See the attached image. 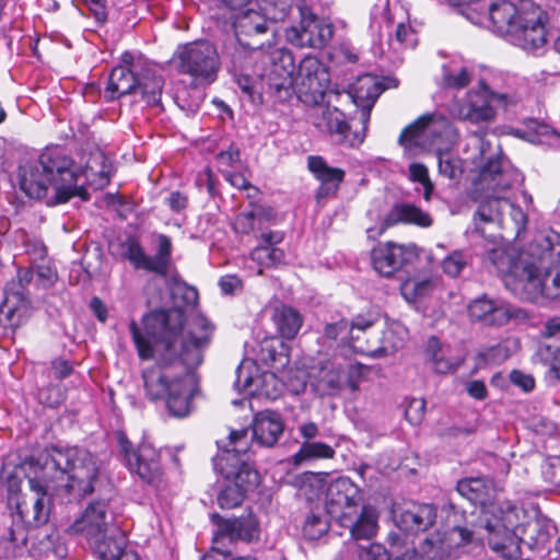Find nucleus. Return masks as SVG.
<instances>
[{
  "label": "nucleus",
  "instance_id": "864d4df0",
  "mask_svg": "<svg viewBox=\"0 0 560 560\" xmlns=\"http://www.w3.org/2000/svg\"><path fill=\"white\" fill-rule=\"evenodd\" d=\"M26 541V535L22 528H13L9 527L7 528V533L2 536V542L5 544L4 546V556L5 557H13L15 556L16 548L20 545H24Z\"/></svg>",
  "mask_w": 560,
  "mask_h": 560
},
{
  "label": "nucleus",
  "instance_id": "603ef678",
  "mask_svg": "<svg viewBox=\"0 0 560 560\" xmlns=\"http://www.w3.org/2000/svg\"><path fill=\"white\" fill-rule=\"evenodd\" d=\"M466 265L467 255L463 250H453L442 260L443 271L452 278L459 276Z\"/></svg>",
  "mask_w": 560,
  "mask_h": 560
},
{
  "label": "nucleus",
  "instance_id": "7ed1b4c3",
  "mask_svg": "<svg viewBox=\"0 0 560 560\" xmlns=\"http://www.w3.org/2000/svg\"><path fill=\"white\" fill-rule=\"evenodd\" d=\"M44 480L56 488L54 492L69 494L81 500L94 491L98 477V465L91 452L71 447L60 450L52 447L38 458Z\"/></svg>",
  "mask_w": 560,
  "mask_h": 560
},
{
  "label": "nucleus",
  "instance_id": "4468645a",
  "mask_svg": "<svg viewBox=\"0 0 560 560\" xmlns=\"http://www.w3.org/2000/svg\"><path fill=\"white\" fill-rule=\"evenodd\" d=\"M233 26L240 45L250 50L270 46L275 37L272 22L253 9L236 14Z\"/></svg>",
  "mask_w": 560,
  "mask_h": 560
},
{
  "label": "nucleus",
  "instance_id": "4d7b16f0",
  "mask_svg": "<svg viewBox=\"0 0 560 560\" xmlns=\"http://www.w3.org/2000/svg\"><path fill=\"white\" fill-rule=\"evenodd\" d=\"M236 83L238 88L245 93L250 102L253 103H259L261 102V90L258 88L260 85V81L250 78L247 74H240L236 78Z\"/></svg>",
  "mask_w": 560,
  "mask_h": 560
},
{
  "label": "nucleus",
  "instance_id": "f3484780",
  "mask_svg": "<svg viewBox=\"0 0 560 560\" xmlns=\"http://www.w3.org/2000/svg\"><path fill=\"white\" fill-rule=\"evenodd\" d=\"M145 69V58L126 51L121 56V65L115 67L108 78L105 96L109 101L137 92L139 75Z\"/></svg>",
  "mask_w": 560,
  "mask_h": 560
},
{
  "label": "nucleus",
  "instance_id": "a19ab883",
  "mask_svg": "<svg viewBox=\"0 0 560 560\" xmlns=\"http://www.w3.org/2000/svg\"><path fill=\"white\" fill-rule=\"evenodd\" d=\"M267 378L273 380L272 373L259 375L254 361L243 360L236 369V380L234 386L237 390H244L249 395L260 394V384Z\"/></svg>",
  "mask_w": 560,
  "mask_h": 560
},
{
  "label": "nucleus",
  "instance_id": "774afa93",
  "mask_svg": "<svg viewBox=\"0 0 560 560\" xmlns=\"http://www.w3.org/2000/svg\"><path fill=\"white\" fill-rule=\"evenodd\" d=\"M98 24L107 20L106 0H81Z\"/></svg>",
  "mask_w": 560,
  "mask_h": 560
},
{
  "label": "nucleus",
  "instance_id": "8fccbe9b",
  "mask_svg": "<svg viewBox=\"0 0 560 560\" xmlns=\"http://www.w3.org/2000/svg\"><path fill=\"white\" fill-rule=\"evenodd\" d=\"M375 323L376 317L374 315L368 314L355 316L352 319L350 326L348 325L349 340L352 342V347L354 349H358L362 352L364 351V349L359 347L355 342H358L361 339V335L372 328Z\"/></svg>",
  "mask_w": 560,
  "mask_h": 560
},
{
  "label": "nucleus",
  "instance_id": "a878e982",
  "mask_svg": "<svg viewBox=\"0 0 560 560\" xmlns=\"http://www.w3.org/2000/svg\"><path fill=\"white\" fill-rule=\"evenodd\" d=\"M361 501L360 488L348 477L329 482L326 491V508L330 515L339 517L346 509L355 508Z\"/></svg>",
  "mask_w": 560,
  "mask_h": 560
},
{
  "label": "nucleus",
  "instance_id": "b1692460",
  "mask_svg": "<svg viewBox=\"0 0 560 560\" xmlns=\"http://www.w3.org/2000/svg\"><path fill=\"white\" fill-rule=\"evenodd\" d=\"M299 93L306 102L318 103L324 98L327 88V73L315 57H306L301 60L298 72Z\"/></svg>",
  "mask_w": 560,
  "mask_h": 560
},
{
  "label": "nucleus",
  "instance_id": "f704fd0d",
  "mask_svg": "<svg viewBox=\"0 0 560 560\" xmlns=\"http://www.w3.org/2000/svg\"><path fill=\"white\" fill-rule=\"evenodd\" d=\"M106 511L105 502L97 501L91 503L84 511L80 520H77L70 527L73 533L83 534L89 540L101 537L106 530Z\"/></svg>",
  "mask_w": 560,
  "mask_h": 560
},
{
  "label": "nucleus",
  "instance_id": "37998d69",
  "mask_svg": "<svg viewBox=\"0 0 560 560\" xmlns=\"http://www.w3.org/2000/svg\"><path fill=\"white\" fill-rule=\"evenodd\" d=\"M471 79V71L462 60H451L442 66L439 84L447 90H462L469 85Z\"/></svg>",
  "mask_w": 560,
  "mask_h": 560
},
{
  "label": "nucleus",
  "instance_id": "dca6fc26",
  "mask_svg": "<svg viewBox=\"0 0 560 560\" xmlns=\"http://www.w3.org/2000/svg\"><path fill=\"white\" fill-rule=\"evenodd\" d=\"M28 486L33 497L18 502L16 509L25 525L36 527L46 524L49 520L51 509L49 491H54L56 487L50 481L44 480L42 471L28 479Z\"/></svg>",
  "mask_w": 560,
  "mask_h": 560
},
{
  "label": "nucleus",
  "instance_id": "72a5a7b5",
  "mask_svg": "<svg viewBox=\"0 0 560 560\" xmlns=\"http://www.w3.org/2000/svg\"><path fill=\"white\" fill-rule=\"evenodd\" d=\"M49 177L45 175L40 165L37 163L20 167L19 183L20 188L26 196L33 199H46L51 196V186Z\"/></svg>",
  "mask_w": 560,
  "mask_h": 560
},
{
  "label": "nucleus",
  "instance_id": "20e7f679",
  "mask_svg": "<svg viewBox=\"0 0 560 560\" xmlns=\"http://www.w3.org/2000/svg\"><path fill=\"white\" fill-rule=\"evenodd\" d=\"M458 139L457 129L440 115H424L404 128L398 143L410 156L413 150L434 152L438 159L439 173L447 178H455L459 172L458 160L453 158L451 149Z\"/></svg>",
  "mask_w": 560,
  "mask_h": 560
},
{
  "label": "nucleus",
  "instance_id": "79ce46f5",
  "mask_svg": "<svg viewBox=\"0 0 560 560\" xmlns=\"http://www.w3.org/2000/svg\"><path fill=\"white\" fill-rule=\"evenodd\" d=\"M139 75L137 91L141 93L142 100L148 105H158L161 102L163 78L159 75L154 67L145 59V69Z\"/></svg>",
  "mask_w": 560,
  "mask_h": 560
},
{
  "label": "nucleus",
  "instance_id": "5701e85b",
  "mask_svg": "<svg viewBox=\"0 0 560 560\" xmlns=\"http://www.w3.org/2000/svg\"><path fill=\"white\" fill-rule=\"evenodd\" d=\"M319 118L320 121L315 125L325 127L337 143L354 148L364 141L366 125H361L360 129L353 130L352 125L346 120L345 114L337 107L323 108Z\"/></svg>",
  "mask_w": 560,
  "mask_h": 560
},
{
  "label": "nucleus",
  "instance_id": "3c124183",
  "mask_svg": "<svg viewBox=\"0 0 560 560\" xmlns=\"http://www.w3.org/2000/svg\"><path fill=\"white\" fill-rule=\"evenodd\" d=\"M409 179L413 183H419L423 188V198L425 201L431 199L434 185L429 177V171L422 163H411L409 165Z\"/></svg>",
  "mask_w": 560,
  "mask_h": 560
},
{
  "label": "nucleus",
  "instance_id": "473e14b6",
  "mask_svg": "<svg viewBox=\"0 0 560 560\" xmlns=\"http://www.w3.org/2000/svg\"><path fill=\"white\" fill-rule=\"evenodd\" d=\"M342 527L349 529L351 538L355 541H370L377 532V514L371 506H363L359 515L342 513L339 516Z\"/></svg>",
  "mask_w": 560,
  "mask_h": 560
},
{
  "label": "nucleus",
  "instance_id": "2eb2a0df",
  "mask_svg": "<svg viewBox=\"0 0 560 560\" xmlns=\"http://www.w3.org/2000/svg\"><path fill=\"white\" fill-rule=\"evenodd\" d=\"M300 22L287 31L288 40L298 47L320 49L332 37V25L319 19L312 10L299 7Z\"/></svg>",
  "mask_w": 560,
  "mask_h": 560
},
{
  "label": "nucleus",
  "instance_id": "7c9ffc66",
  "mask_svg": "<svg viewBox=\"0 0 560 560\" xmlns=\"http://www.w3.org/2000/svg\"><path fill=\"white\" fill-rule=\"evenodd\" d=\"M436 520V509L432 504H413L410 508L402 510L396 516L397 526L407 533L418 534L424 532Z\"/></svg>",
  "mask_w": 560,
  "mask_h": 560
},
{
  "label": "nucleus",
  "instance_id": "13d9d810",
  "mask_svg": "<svg viewBox=\"0 0 560 560\" xmlns=\"http://www.w3.org/2000/svg\"><path fill=\"white\" fill-rule=\"evenodd\" d=\"M425 400L422 398H412L408 401L405 409V417L412 425H418L424 419Z\"/></svg>",
  "mask_w": 560,
  "mask_h": 560
},
{
  "label": "nucleus",
  "instance_id": "cd10ccee",
  "mask_svg": "<svg viewBox=\"0 0 560 560\" xmlns=\"http://www.w3.org/2000/svg\"><path fill=\"white\" fill-rule=\"evenodd\" d=\"M310 172L320 182L315 198L317 202L335 197L343 182L346 172L339 167H331L319 155H311L307 159Z\"/></svg>",
  "mask_w": 560,
  "mask_h": 560
},
{
  "label": "nucleus",
  "instance_id": "c9c22d12",
  "mask_svg": "<svg viewBox=\"0 0 560 560\" xmlns=\"http://www.w3.org/2000/svg\"><path fill=\"white\" fill-rule=\"evenodd\" d=\"M90 541L101 560H141L136 552L126 549L127 538L121 532L108 537L104 533Z\"/></svg>",
  "mask_w": 560,
  "mask_h": 560
},
{
  "label": "nucleus",
  "instance_id": "5fc2aeb1",
  "mask_svg": "<svg viewBox=\"0 0 560 560\" xmlns=\"http://www.w3.org/2000/svg\"><path fill=\"white\" fill-rule=\"evenodd\" d=\"M521 254L518 257L513 260L510 255H508L502 249H492L488 253L489 260L498 268L500 272H505L509 277H513L515 279V275L512 273V265L518 261Z\"/></svg>",
  "mask_w": 560,
  "mask_h": 560
},
{
  "label": "nucleus",
  "instance_id": "0e129e2a",
  "mask_svg": "<svg viewBox=\"0 0 560 560\" xmlns=\"http://www.w3.org/2000/svg\"><path fill=\"white\" fill-rule=\"evenodd\" d=\"M303 532L310 539H316L326 532V524L322 522L320 517L311 515L303 526Z\"/></svg>",
  "mask_w": 560,
  "mask_h": 560
},
{
  "label": "nucleus",
  "instance_id": "09e8293b",
  "mask_svg": "<svg viewBox=\"0 0 560 560\" xmlns=\"http://www.w3.org/2000/svg\"><path fill=\"white\" fill-rule=\"evenodd\" d=\"M250 258L262 267H272L283 260L284 252L278 247L257 245Z\"/></svg>",
  "mask_w": 560,
  "mask_h": 560
},
{
  "label": "nucleus",
  "instance_id": "58836bf2",
  "mask_svg": "<svg viewBox=\"0 0 560 560\" xmlns=\"http://www.w3.org/2000/svg\"><path fill=\"white\" fill-rule=\"evenodd\" d=\"M510 207V200L499 195H489L483 200L475 214L476 230L483 233L482 224H497L498 226L505 228L506 208Z\"/></svg>",
  "mask_w": 560,
  "mask_h": 560
},
{
  "label": "nucleus",
  "instance_id": "c85d7f7f",
  "mask_svg": "<svg viewBox=\"0 0 560 560\" xmlns=\"http://www.w3.org/2000/svg\"><path fill=\"white\" fill-rule=\"evenodd\" d=\"M252 440L262 447H273L284 431L282 416L273 410L266 409L257 412L250 424Z\"/></svg>",
  "mask_w": 560,
  "mask_h": 560
},
{
  "label": "nucleus",
  "instance_id": "f8f14e48",
  "mask_svg": "<svg viewBox=\"0 0 560 560\" xmlns=\"http://www.w3.org/2000/svg\"><path fill=\"white\" fill-rule=\"evenodd\" d=\"M521 12L518 25L509 40L526 51L544 48L549 35L546 30L547 13L528 0L521 2Z\"/></svg>",
  "mask_w": 560,
  "mask_h": 560
},
{
  "label": "nucleus",
  "instance_id": "a211bd4d",
  "mask_svg": "<svg viewBox=\"0 0 560 560\" xmlns=\"http://www.w3.org/2000/svg\"><path fill=\"white\" fill-rule=\"evenodd\" d=\"M211 521L217 526V530L213 534V546L223 548L225 539L230 542L244 541L247 544L259 539V523L250 512L230 518L213 513L211 514Z\"/></svg>",
  "mask_w": 560,
  "mask_h": 560
},
{
  "label": "nucleus",
  "instance_id": "de8ad7c7",
  "mask_svg": "<svg viewBox=\"0 0 560 560\" xmlns=\"http://www.w3.org/2000/svg\"><path fill=\"white\" fill-rule=\"evenodd\" d=\"M534 359L548 368L546 374L550 381H560V348L553 350L550 346H540Z\"/></svg>",
  "mask_w": 560,
  "mask_h": 560
},
{
  "label": "nucleus",
  "instance_id": "6ab92c4d",
  "mask_svg": "<svg viewBox=\"0 0 560 560\" xmlns=\"http://www.w3.org/2000/svg\"><path fill=\"white\" fill-rule=\"evenodd\" d=\"M18 280L20 289L14 290L15 283L12 284V288L8 287L4 300L0 305V322L5 319L12 327H19L30 314L31 302L23 290L35 280L34 269H19Z\"/></svg>",
  "mask_w": 560,
  "mask_h": 560
},
{
  "label": "nucleus",
  "instance_id": "e433bc0d",
  "mask_svg": "<svg viewBox=\"0 0 560 560\" xmlns=\"http://www.w3.org/2000/svg\"><path fill=\"white\" fill-rule=\"evenodd\" d=\"M556 527L553 523L546 517H536L528 521L525 525L518 524V533L521 542L528 546L533 550H542L546 548Z\"/></svg>",
  "mask_w": 560,
  "mask_h": 560
},
{
  "label": "nucleus",
  "instance_id": "69168bd1",
  "mask_svg": "<svg viewBox=\"0 0 560 560\" xmlns=\"http://www.w3.org/2000/svg\"><path fill=\"white\" fill-rule=\"evenodd\" d=\"M233 228L236 233L248 235L256 230L255 219L250 211L242 212L236 215Z\"/></svg>",
  "mask_w": 560,
  "mask_h": 560
},
{
  "label": "nucleus",
  "instance_id": "9d476101",
  "mask_svg": "<svg viewBox=\"0 0 560 560\" xmlns=\"http://www.w3.org/2000/svg\"><path fill=\"white\" fill-rule=\"evenodd\" d=\"M116 438L119 453L128 469L149 485H160L163 477L160 453L149 443H141L135 447L122 431H118Z\"/></svg>",
  "mask_w": 560,
  "mask_h": 560
},
{
  "label": "nucleus",
  "instance_id": "0eeeda50",
  "mask_svg": "<svg viewBox=\"0 0 560 560\" xmlns=\"http://www.w3.org/2000/svg\"><path fill=\"white\" fill-rule=\"evenodd\" d=\"M38 164L50 180L51 196L48 197V206L65 203L73 196H79L84 201L90 199L84 183H80L81 175L68 155L58 150H48L40 154Z\"/></svg>",
  "mask_w": 560,
  "mask_h": 560
},
{
  "label": "nucleus",
  "instance_id": "9b49d317",
  "mask_svg": "<svg viewBox=\"0 0 560 560\" xmlns=\"http://www.w3.org/2000/svg\"><path fill=\"white\" fill-rule=\"evenodd\" d=\"M122 257L137 270L166 277L172 266L173 245L168 236L159 234L154 255H149L138 240L129 237L122 244Z\"/></svg>",
  "mask_w": 560,
  "mask_h": 560
},
{
  "label": "nucleus",
  "instance_id": "393cba45",
  "mask_svg": "<svg viewBox=\"0 0 560 560\" xmlns=\"http://www.w3.org/2000/svg\"><path fill=\"white\" fill-rule=\"evenodd\" d=\"M457 492L475 505L489 506L492 514L493 508L503 503L498 499L499 486L488 477H470L460 479L456 486Z\"/></svg>",
  "mask_w": 560,
  "mask_h": 560
},
{
  "label": "nucleus",
  "instance_id": "1a4fd4ad",
  "mask_svg": "<svg viewBox=\"0 0 560 560\" xmlns=\"http://www.w3.org/2000/svg\"><path fill=\"white\" fill-rule=\"evenodd\" d=\"M174 62L178 72L211 83L220 69V57L215 46L208 40L188 43L177 48Z\"/></svg>",
  "mask_w": 560,
  "mask_h": 560
},
{
  "label": "nucleus",
  "instance_id": "49530a36",
  "mask_svg": "<svg viewBox=\"0 0 560 560\" xmlns=\"http://www.w3.org/2000/svg\"><path fill=\"white\" fill-rule=\"evenodd\" d=\"M345 368L336 360H326L320 363L317 378V385L322 394H330L338 390L341 385Z\"/></svg>",
  "mask_w": 560,
  "mask_h": 560
},
{
  "label": "nucleus",
  "instance_id": "412c9836",
  "mask_svg": "<svg viewBox=\"0 0 560 560\" xmlns=\"http://www.w3.org/2000/svg\"><path fill=\"white\" fill-rule=\"evenodd\" d=\"M522 180L521 173L511 166L501 153L487 158V162L479 172L478 184L493 195L510 189Z\"/></svg>",
  "mask_w": 560,
  "mask_h": 560
},
{
  "label": "nucleus",
  "instance_id": "2f4dec72",
  "mask_svg": "<svg viewBox=\"0 0 560 560\" xmlns=\"http://www.w3.org/2000/svg\"><path fill=\"white\" fill-rule=\"evenodd\" d=\"M521 13V4L500 0L489 7L487 20L491 22L493 32L510 39L518 25Z\"/></svg>",
  "mask_w": 560,
  "mask_h": 560
},
{
  "label": "nucleus",
  "instance_id": "bb28decb",
  "mask_svg": "<svg viewBox=\"0 0 560 560\" xmlns=\"http://www.w3.org/2000/svg\"><path fill=\"white\" fill-rule=\"evenodd\" d=\"M384 90L385 86L378 78L371 74L361 75L351 84L349 96L354 105L360 108L359 120L361 125H368L371 110Z\"/></svg>",
  "mask_w": 560,
  "mask_h": 560
},
{
  "label": "nucleus",
  "instance_id": "bf43d9fd",
  "mask_svg": "<svg viewBox=\"0 0 560 560\" xmlns=\"http://www.w3.org/2000/svg\"><path fill=\"white\" fill-rule=\"evenodd\" d=\"M542 477L551 486H560V456H551L545 460Z\"/></svg>",
  "mask_w": 560,
  "mask_h": 560
},
{
  "label": "nucleus",
  "instance_id": "f257e3e1",
  "mask_svg": "<svg viewBox=\"0 0 560 560\" xmlns=\"http://www.w3.org/2000/svg\"><path fill=\"white\" fill-rule=\"evenodd\" d=\"M143 330L135 320L129 330L142 360L154 359L156 364L142 372L145 396L164 400L170 415L184 418L191 411V400L198 392L194 370L203 362L214 325L203 315L191 317L187 330L177 335L168 325L165 310L143 316Z\"/></svg>",
  "mask_w": 560,
  "mask_h": 560
},
{
  "label": "nucleus",
  "instance_id": "423d86ee",
  "mask_svg": "<svg viewBox=\"0 0 560 560\" xmlns=\"http://www.w3.org/2000/svg\"><path fill=\"white\" fill-rule=\"evenodd\" d=\"M523 510L511 501L495 505L492 518L482 528L487 533L488 545L497 559L516 560L521 555L518 524Z\"/></svg>",
  "mask_w": 560,
  "mask_h": 560
},
{
  "label": "nucleus",
  "instance_id": "c03bdc74",
  "mask_svg": "<svg viewBox=\"0 0 560 560\" xmlns=\"http://www.w3.org/2000/svg\"><path fill=\"white\" fill-rule=\"evenodd\" d=\"M272 320L279 335L284 339H293L303 325L302 315L291 306L282 305L275 308Z\"/></svg>",
  "mask_w": 560,
  "mask_h": 560
},
{
  "label": "nucleus",
  "instance_id": "e2e57ef3",
  "mask_svg": "<svg viewBox=\"0 0 560 560\" xmlns=\"http://www.w3.org/2000/svg\"><path fill=\"white\" fill-rule=\"evenodd\" d=\"M200 560H256L252 556H238L232 557L230 550H225L222 547L212 546L211 549L201 557Z\"/></svg>",
  "mask_w": 560,
  "mask_h": 560
},
{
  "label": "nucleus",
  "instance_id": "ea45409f",
  "mask_svg": "<svg viewBox=\"0 0 560 560\" xmlns=\"http://www.w3.org/2000/svg\"><path fill=\"white\" fill-rule=\"evenodd\" d=\"M400 222L413 223L422 228H428L432 224V219L429 213L422 211L420 208L413 205H396L386 214L380 233H383L387 228Z\"/></svg>",
  "mask_w": 560,
  "mask_h": 560
},
{
  "label": "nucleus",
  "instance_id": "39448f33",
  "mask_svg": "<svg viewBox=\"0 0 560 560\" xmlns=\"http://www.w3.org/2000/svg\"><path fill=\"white\" fill-rule=\"evenodd\" d=\"M550 257V252L540 250L538 246L530 245L521 253L518 261L512 265L511 271L515 275L513 290L523 300L536 302L541 296L548 299L560 296V259L544 273L541 272Z\"/></svg>",
  "mask_w": 560,
  "mask_h": 560
},
{
  "label": "nucleus",
  "instance_id": "052dcab7",
  "mask_svg": "<svg viewBox=\"0 0 560 560\" xmlns=\"http://www.w3.org/2000/svg\"><path fill=\"white\" fill-rule=\"evenodd\" d=\"M34 272L36 284L45 289L51 287L58 278L57 271L48 265H38Z\"/></svg>",
  "mask_w": 560,
  "mask_h": 560
},
{
  "label": "nucleus",
  "instance_id": "4c0bfd02",
  "mask_svg": "<svg viewBox=\"0 0 560 560\" xmlns=\"http://www.w3.org/2000/svg\"><path fill=\"white\" fill-rule=\"evenodd\" d=\"M110 165L104 152L98 148H94L88 153L83 168L79 175L84 180L81 183L89 184L95 189H102L109 183Z\"/></svg>",
  "mask_w": 560,
  "mask_h": 560
},
{
  "label": "nucleus",
  "instance_id": "680f3d73",
  "mask_svg": "<svg viewBox=\"0 0 560 560\" xmlns=\"http://www.w3.org/2000/svg\"><path fill=\"white\" fill-rule=\"evenodd\" d=\"M362 560H390L392 555L380 544H369L368 547L360 546Z\"/></svg>",
  "mask_w": 560,
  "mask_h": 560
},
{
  "label": "nucleus",
  "instance_id": "4be33fe9",
  "mask_svg": "<svg viewBox=\"0 0 560 560\" xmlns=\"http://www.w3.org/2000/svg\"><path fill=\"white\" fill-rule=\"evenodd\" d=\"M415 256L413 247L394 242L380 243L371 252L374 270L386 278L393 277Z\"/></svg>",
  "mask_w": 560,
  "mask_h": 560
},
{
  "label": "nucleus",
  "instance_id": "aec40b11",
  "mask_svg": "<svg viewBox=\"0 0 560 560\" xmlns=\"http://www.w3.org/2000/svg\"><path fill=\"white\" fill-rule=\"evenodd\" d=\"M468 313L472 320L490 326H503L511 319L526 320L528 318L524 310L500 300L489 299L487 295L474 300L469 304Z\"/></svg>",
  "mask_w": 560,
  "mask_h": 560
},
{
  "label": "nucleus",
  "instance_id": "f03ea898",
  "mask_svg": "<svg viewBox=\"0 0 560 560\" xmlns=\"http://www.w3.org/2000/svg\"><path fill=\"white\" fill-rule=\"evenodd\" d=\"M217 444L219 452L213 457V466L229 482L219 492L217 501L221 509H234L259 485L258 471L247 462V430H232L228 441H218Z\"/></svg>",
  "mask_w": 560,
  "mask_h": 560
},
{
  "label": "nucleus",
  "instance_id": "a18cd8bd",
  "mask_svg": "<svg viewBox=\"0 0 560 560\" xmlns=\"http://www.w3.org/2000/svg\"><path fill=\"white\" fill-rule=\"evenodd\" d=\"M335 453V450L327 443L318 441L302 442L299 451L291 456L290 462L294 466H301L304 463L317 459H331Z\"/></svg>",
  "mask_w": 560,
  "mask_h": 560
},
{
  "label": "nucleus",
  "instance_id": "6e6d98bb",
  "mask_svg": "<svg viewBox=\"0 0 560 560\" xmlns=\"http://www.w3.org/2000/svg\"><path fill=\"white\" fill-rule=\"evenodd\" d=\"M506 213L509 214V219H505V228L511 224V229L514 230L516 236H518L526 228L527 214L521 209V207L515 206L511 201L510 207L506 208Z\"/></svg>",
  "mask_w": 560,
  "mask_h": 560
},
{
  "label": "nucleus",
  "instance_id": "ddd939ff",
  "mask_svg": "<svg viewBox=\"0 0 560 560\" xmlns=\"http://www.w3.org/2000/svg\"><path fill=\"white\" fill-rule=\"evenodd\" d=\"M269 61L260 75V90L269 93L278 102H287L295 93L293 57L289 51L276 50L270 55Z\"/></svg>",
  "mask_w": 560,
  "mask_h": 560
},
{
  "label": "nucleus",
  "instance_id": "c756f323",
  "mask_svg": "<svg viewBox=\"0 0 560 560\" xmlns=\"http://www.w3.org/2000/svg\"><path fill=\"white\" fill-rule=\"evenodd\" d=\"M453 114L471 124L490 122L495 117V110L488 98L478 92L467 93L466 101L455 105Z\"/></svg>",
  "mask_w": 560,
  "mask_h": 560
},
{
  "label": "nucleus",
  "instance_id": "338daca9",
  "mask_svg": "<svg viewBox=\"0 0 560 560\" xmlns=\"http://www.w3.org/2000/svg\"><path fill=\"white\" fill-rule=\"evenodd\" d=\"M38 398L43 404L49 407H57L62 402L63 395L61 394L59 388L55 386H47L45 388L39 389Z\"/></svg>",
  "mask_w": 560,
  "mask_h": 560
},
{
  "label": "nucleus",
  "instance_id": "6e6552de",
  "mask_svg": "<svg viewBox=\"0 0 560 560\" xmlns=\"http://www.w3.org/2000/svg\"><path fill=\"white\" fill-rule=\"evenodd\" d=\"M460 515L451 508L444 529L435 530L421 542V560H455L463 548L477 539V532L457 523Z\"/></svg>",
  "mask_w": 560,
  "mask_h": 560
}]
</instances>
